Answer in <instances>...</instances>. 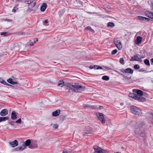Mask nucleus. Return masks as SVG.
I'll return each instance as SVG.
<instances>
[{
	"label": "nucleus",
	"mask_w": 153,
	"mask_h": 153,
	"mask_svg": "<svg viewBox=\"0 0 153 153\" xmlns=\"http://www.w3.org/2000/svg\"><path fill=\"white\" fill-rule=\"evenodd\" d=\"M144 57L143 56H140V57L139 58H143Z\"/></svg>",
	"instance_id": "obj_57"
},
{
	"label": "nucleus",
	"mask_w": 153,
	"mask_h": 153,
	"mask_svg": "<svg viewBox=\"0 0 153 153\" xmlns=\"http://www.w3.org/2000/svg\"><path fill=\"white\" fill-rule=\"evenodd\" d=\"M17 118V115L15 111H13L11 113V119L13 120H15Z\"/></svg>",
	"instance_id": "obj_12"
},
{
	"label": "nucleus",
	"mask_w": 153,
	"mask_h": 153,
	"mask_svg": "<svg viewBox=\"0 0 153 153\" xmlns=\"http://www.w3.org/2000/svg\"><path fill=\"white\" fill-rule=\"evenodd\" d=\"M38 7H37V8H32L31 7H29L28 8V10L30 12H31L32 11H35L36 10L37 8Z\"/></svg>",
	"instance_id": "obj_27"
},
{
	"label": "nucleus",
	"mask_w": 153,
	"mask_h": 153,
	"mask_svg": "<svg viewBox=\"0 0 153 153\" xmlns=\"http://www.w3.org/2000/svg\"><path fill=\"white\" fill-rule=\"evenodd\" d=\"M47 6V4L46 3H43L40 7L41 11L42 12H44L46 9Z\"/></svg>",
	"instance_id": "obj_15"
},
{
	"label": "nucleus",
	"mask_w": 153,
	"mask_h": 153,
	"mask_svg": "<svg viewBox=\"0 0 153 153\" xmlns=\"http://www.w3.org/2000/svg\"><path fill=\"white\" fill-rule=\"evenodd\" d=\"M128 96L130 97L134 98L140 102H144L146 100L144 97L138 96L137 94L134 93H129Z\"/></svg>",
	"instance_id": "obj_3"
},
{
	"label": "nucleus",
	"mask_w": 153,
	"mask_h": 153,
	"mask_svg": "<svg viewBox=\"0 0 153 153\" xmlns=\"http://www.w3.org/2000/svg\"><path fill=\"white\" fill-rule=\"evenodd\" d=\"M103 108V106H100V105L99 106V108H100V109H102Z\"/></svg>",
	"instance_id": "obj_53"
},
{
	"label": "nucleus",
	"mask_w": 153,
	"mask_h": 153,
	"mask_svg": "<svg viewBox=\"0 0 153 153\" xmlns=\"http://www.w3.org/2000/svg\"><path fill=\"white\" fill-rule=\"evenodd\" d=\"M30 45L31 46H33L34 45V43H33L32 42H30L29 43Z\"/></svg>",
	"instance_id": "obj_47"
},
{
	"label": "nucleus",
	"mask_w": 153,
	"mask_h": 153,
	"mask_svg": "<svg viewBox=\"0 0 153 153\" xmlns=\"http://www.w3.org/2000/svg\"><path fill=\"white\" fill-rule=\"evenodd\" d=\"M130 60L131 61H141V59L139 58V57L137 55H134L130 59Z\"/></svg>",
	"instance_id": "obj_11"
},
{
	"label": "nucleus",
	"mask_w": 153,
	"mask_h": 153,
	"mask_svg": "<svg viewBox=\"0 0 153 153\" xmlns=\"http://www.w3.org/2000/svg\"><path fill=\"white\" fill-rule=\"evenodd\" d=\"M44 22L45 23L47 24L48 23V21L47 20H45Z\"/></svg>",
	"instance_id": "obj_52"
},
{
	"label": "nucleus",
	"mask_w": 153,
	"mask_h": 153,
	"mask_svg": "<svg viewBox=\"0 0 153 153\" xmlns=\"http://www.w3.org/2000/svg\"><path fill=\"white\" fill-rule=\"evenodd\" d=\"M120 105H124V103L122 102L120 103Z\"/></svg>",
	"instance_id": "obj_59"
},
{
	"label": "nucleus",
	"mask_w": 153,
	"mask_h": 153,
	"mask_svg": "<svg viewBox=\"0 0 153 153\" xmlns=\"http://www.w3.org/2000/svg\"><path fill=\"white\" fill-rule=\"evenodd\" d=\"M97 117L98 119L102 123H104L105 122V120L104 117V115L102 113H97L96 114Z\"/></svg>",
	"instance_id": "obj_5"
},
{
	"label": "nucleus",
	"mask_w": 153,
	"mask_h": 153,
	"mask_svg": "<svg viewBox=\"0 0 153 153\" xmlns=\"http://www.w3.org/2000/svg\"><path fill=\"white\" fill-rule=\"evenodd\" d=\"M130 110L132 113L136 116H139L141 113L140 110L135 106H131L130 107Z\"/></svg>",
	"instance_id": "obj_4"
},
{
	"label": "nucleus",
	"mask_w": 153,
	"mask_h": 153,
	"mask_svg": "<svg viewBox=\"0 0 153 153\" xmlns=\"http://www.w3.org/2000/svg\"><path fill=\"white\" fill-rule=\"evenodd\" d=\"M140 68V66L137 64L135 65L134 66V68L136 69H138Z\"/></svg>",
	"instance_id": "obj_38"
},
{
	"label": "nucleus",
	"mask_w": 153,
	"mask_h": 153,
	"mask_svg": "<svg viewBox=\"0 0 153 153\" xmlns=\"http://www.w3.org/2000/svg\"><path fill=\"white\" fill-rule=\"evenodd\" d=\"M62 153H68V152L67 151H63L62 152Z\"/></svg>",
	"instance_id": "obj_55"
},
{
	"label": "nucleus",
	"mask_w": 153,
	"mask_h": 153,
	"mask_svg": "<svg viewBox=\"0 0 153 153\" xmlns=\"http://www.w3.org/2000/svg\"><path fill=\"white\" fill-rule=\"evenodd\" d=\"M64 82L63 81H60L58 82V86H61V87H62L63 86H61V85L63 84Z\"/></svg>",
	"instance_id": "obj_33"
},
{
	"label": "nucleus",
	"mask_w": 153,
	"mask_h": 153,
	"mask_svg": "<svg viewBox=\"0 0 153 153\" xmlns=\"http://www.w3.org/2000/svg\"><path fill=\"white\" fill-rule=\"evenodd\" d=\"M38 41V39L36 38L34 39V42L35 43V42Z\"/></svg>",
	"instance_id": "obj_45"
},
{
	"label": "nucleus",
	"mask_w": 153,
	"mask_h": 153,
	"mask_svg": "<svg viewBox=\"0 0 153 153\" xmlns=\"http://www.w3.org/2000/svg\"><path fill=\"white\" fill-rule=\"evenodd\" d=\"M142 38L140 36H138L136 39V42L137 44H139L142 41Z\"/></svg>",
	"instance_id": "obj_20"
},
{
	"label": "nucleus",
	"mask_w": 153,
	"mask_h": 153,
	"mask_svg": "<svg viewBox=\"0 0 153 153\" xmlns=\"http://www.w3.org/2000/svg\"><path fill=\"white\" fill-rule=\"evenodd\" d=\"M91 129H90L88 131H86L83 133V136L88 135V134H91Z\"/></svg>",
	"instance_id": "obj_22"
},
{
	"label": "nucleus",
	"mask_w": 153,
	"mask_h": 153,
	"mask_svg": "<svg viewBox=\"0 0 153 153\" xmlns=\"http://www.w3.org/2000/svg\"><path fill=\"white\" fill-rule=\"evenodd\" d=\"M21 1H22L21 0H17L16 1V2H21Z\"/></svg>",
	"instance_id": "obj_56"
},
{
	"label": "nucleus",
	"mask_w": 153,
	"mask_h": 153,
	"mask_svg": "<svg viewBox=\"0 0 153 153\" xmlns=\"http://www.w3.org/2000/svg\"><path fill=\"white\" fill-rule=\"evenodd\" d=\"M21 118H19L18 120H17L15 122L17 123H20L21 122Z\"/></svg>",
	"instance_id": "obj_40"
},
{
	"label": "nucleus",
	"mask_w": 153,
	"mask_h": 153,
	"mask_svg": "<svg viewBox=\"0 0 153 153\" xmlns=\"http://www.w3.org/2000/svg\"><path fill=\"white\" fill-rule=\"evenodd\" d=\"M94 69H102V67L97 65H94L93 66V68Z\"/></svg>",
	"instance_id": "obj_26"
},
{
	"label": "nucleus",
	"mask_w": 153,
	"mask_h": 153,
	"mask_svg": "<svg viewBox=\"0 0 153 153\" xmlns=\"http://www.w3.org/2000/svg\"><path fill=\"white\" fill-rule=\"evenodd\" d=\"M8 114V111L6 109H2L0 113V115L2 117H4L6 116Z\"/></svg>",
	"instance_id": "obj_10"
},
{
	"label": "nucleus",
	"mask_w": 153,
	"mask_h": 153,
	"mask_svg": "<svg viewBox=\"0 0 153 153\" xmlns=\"http://www.w3.org/2000/svg\"><path fill=\"white\" fill-rule=\"evenodd\" d=\"M85 29L88 30L89 31H94V30L91 28V27L89 26H88L85 28Z\"/></svg>",
	"instance_id": "obj_34"
},
{
	"label": "nucleus",
	"mask_w": 153,
	"mask_h": 153,
	"mask_svg": "<svg viewBox=\"0 0 153 153\" xmlns=\"http://www.w3.org/2000/svg\"><path fill=\"white\" fill-rule=\"evenodd\" d=\"M65 89L68 90V92L72 93L73 91L80 92L84 91L85 87L81 85H80L78 83H72L68 84L67 86H65Z\"/></svg>",
	"instance_id": "obj_1"
},
{
	"label": "nucleus",
	"mask_w": 153,
	"mask_h": 153,
	"mask_svg": "<svg viewBox=\"0 0 153 153\" xmlns=\"http://www.w3.org/2000/svg\"><path fill=\"white\" fill-rule=\"evenodd\" d=\"M18 141L16 140L10 142L9 144L12 147H14L18 145Z\"/></svg>",
	"instance_id": "obj_9"
},
{
	"label": "nucleus",
	"mask_w": 153,
	"mask_h": 153,
	"mask_svg": "<svg viewBox=\"0 0 153 153\" xmlns=\"http://www.w3.org/2000/svg\"><path fill=\"white\" fill-rule=\"evenodd\" d=\"M114 153H115V152H114Z\"/></svg>",
	"instance_id": "obj_64"
},
{
	"label": "nucleus",
	"mask_w": 153,
	"mask_h": 153,
	"mask_svg": "<svg viewBox=\"0 0 153 153\" xmlns=\"http://www.w3.org/2000/svg\"><path fill=\"white\" fill-rule=\"evenodd\" d=\"M78 2H79V3L80 4H81L82 5H83V2H82V1H79Z\"/></svg>",
	"instance_id": "obj_51"
},
{
	"label": "nucleus",
	"mask_w": 153,
	"mask_h": 153,
	"mask_svg": "<svg viewBox=\"0 0 153 153\" xmlns=\"http://www.w3.org/2000/svg\"><path fill=\"white\" fill-rule=\"evenodd\" d=\"M18 82H16V81H13V82L12 84V85H14L15 84H18Z\"/></svg>",
	"instance_id": "obj_44"
},
{
	"label": "nucleus",
	"mask_w": 153,
	"mask_h": 153,
	"mask_svg": "<svg viewBox=\"0 0 153 153\" xmlns=\"http://www.w3.org/2000/svg\"><path fill=\"white\" fill-rule=\"evenodd\" d=\"M114 26V23L112 22H110L108 23L107 25V26L108 27H112Z\"/></svg>",
	"instance_id": "obj_23"
},
{
	"label": "nucleus",
	"mask_w": 153,
	"mask_h": 153,
	"mask_svg": "<svg viewBox=\"0 0 153 153\" xmlns=\"http://www.w3.org/2000/svg\"><path fill=\"white\" fill-rule=\"evenodd\" d=\"M15 122L12 120H10L8 121V123L11 125L12 126H14Z\"/></svg>",
	"instance_id": "obj_29"
},
{
	"label": "nucleus",
	"mask_w": 153,
	"mask_h": 153,
	"mask_svg": "<svg viewBox=\"0 0 153 153\" xmlns=\"http://www.w3.org/2000/svg\"><path fill=\"white\" fill-rule=\"evenodd\" d=\"M111 54L112 55L115 54V49L113 50Z\"/></svg>",
	"instance_id": "obj_49"
},
{
	"label": "nucleus",
	"mask_w": 153,
	"mask_h": 153,
	"mask_svg": "<svg viewBox=\"0 0 153 153\" xmlns=\"http://www.w3.org/2000/svg\"><path fill=\"white\" fill-rule=\"evenodd\" d=\"M5 21H7L8 22H11V20H10V19H5Z\"/></svg>",
	"instance_id": "obj_46"
},
{
	"label": "nucleus",
	"mask_w": 153,
	"mask_h": 153,
	"mask_svg": "<svg viewBox=\"0 0 153 153\" xmlns=\"http://www.w3.org/2000/svg\"><path fill=\"white\" fill-rule=\"evenodd\" d=\"M31 140L28 139L26 140L25 143H24L23 144L26 147L27 146H30L31 144Z\"/></svg>",
	"instance_id": "obj_16"
},
{
	"label": "nucleus",
	"mask_w": 153,
	"mask_h": 153,
	"mask_svg": "<svg viewBox=\"0 0 153 153\" xmlns=\"http://www.w3.org/2000/svg\"><path fill=\"white\" fill-rule=\"evenodd\" d=\"M36 1L35 0H32V3L30 4V6L32 8H35V7L36 6Z\"/></svg>",
	"instance_id": "obj_19"
},
{
	"label": "nucleus",
	"mask_w": 153,
	"mask_h": 153,
	"mask_svg": "<svg viewBox=\"0 0 153 153\" xmlns=\"http://www.w3.org/2000/svg\"><path fill=\"white\" fill-rule=\"evenodd\" d=\"M60 112V110H56L52 112V115L54 117H57L59 115Z\"/></svg>",
	"instance_id": "obj_17"
},
{
	"label": "nucleus",
	"mask_w": 153,
	"mask_h": 153,
	"mask_svg": "<svg viewBox=\"0 0 153 153\" xmlns=\"http://www.w3.org/2000/svg\"><path fill=\"white\" fill-rule=\"evenodd\" d=\"M1 35H4V36H6L9 35V33L7 32H3L1 33Z\"/></svg>",
	"instance_id": "obj_32"
},
{
	"label": "nucleus",
	"mask_w": 153,
	"mask_h": 153,
	"mask_svg": "<svg viewBox=\"0 0 153 153\" xmlns=\"http://www.w3.org/2000/svg\"><path fill=\"white\" fill-rule=\"evenodd\" d=\"M58 127V125L57 124H54L53 125V128L55 129H57Z\"/></svg>",
	"instance_id": "obj_41"
},
{
	"label": "nucleus",
	"mask_w": 153,
	"mask_h": 153,
	"mask_svg": "<svg viewBox=\"0 0 153 153\" xmlns=\"http://www.w3.org/2000/svg\"><path fill=\"white\" fill-rule=\"evenodd\" d=\"M124 77L126 79H130L131 77V76H124Z\"/></svg>",
	"instance_id": "obj_43"
},
{
	"label": "nucleus",
	"mask_w": 153,
	"mask_h": 153,
	"mask_svg": "<svg viewBox=\"0 0 153 153\" xmlns=\"http://www.w3.org/2000/svg\"><path fill=\"white\" fill-rule=\"evenodd\" d=\"M152 122L153 123V113L152 114Z\"/></svg>",
	"instance_id": "obj_54"
},
{
	"label": "nucleus",
	"mask_w": 153,
	"mask_h": 153,
	"mask_svg": "<svg viewBox=\"0 0 153 153\" xmlns=\"http://www.w3.org/2000/svg\"><path fill=\"white\" fill-rule=\"evenodd\" d=\"M89 68L90 69H92L93 68V66L92 65H91L89 66Z\"/></svg>",
	"instance_id": "obj_50"
},
{
	"label": "nucleus",
	"mask_w": 153,
	"mask_h": 153,
	"mask_svg": "<svg viewBox=\"0 0 153 153\" xmlns=\"http://www.w3.org/2000/svg\"><path fill=\"white\" fill-rule=\"evenodd\" d=\"M24 2L26 4H30L32 3V0H25L24 1Z\"/></svg>",
	"instance_id": "obj_31"
},
{
	"label": "nucleus",
	"mask_w": 153,
	"mask_h": 153,
	"mask_svg": "<svg viewBox=\"0 0 153 153\" xmlns=\"http://www.w3.org/2000/svg\"><path fill=\"white\" fill-rule=\"evenodd\" d=\"M7 81L8 83H9L10 84H12V83L13 82V81L12 79L11 78H10L8 79H7Z\"/></svg>",
	"instance_id": "obj_35"
},
{
	"label": "nucleus",
	"mask_w": 153,
	"mask_h": 153,
	"mask_svg": "<svg viewBox=\"0 0 153 153\" xmlns=\"http://www.w3.org/2000/svg\"><path fill=\"white\" fill-rule=\"evenodd\" d=\"M26 147L25 146H24V145H23V144H22V146L16 148L14 149V151H22Z\"/></svg>",
	"instance_id": "obj_14"
},
{
	"label": "nucleus",
	"mask_w": 153,
	"mask_h": 153,
	"mask_svg": "<svg viewBox=\"0 0 153 153\" xmlns=\"http://www.w3.org/2000/svg\"><path fill=\"white\" fill-rule=\"evenodd\" d=\"M84 106L85 108H92V106L91 105H89L88 104L86 105L85 104L84 105Z\"/></svg>",
	"instance_id": "obj_39"
},
{
	"label": "nucleus",
	"mask_w": 153,
	"mask_h": 153,
	"mask_svg": "<svg viewBox=\"0 0 153 153\" xmlns=\"http://www.w3.org/2000/svg\"><path fill=\"white\" fill-rule=\"evenodd\" d=\"M37 142L36 140H31V144L29 148L31 149H35L37 147Z\"/></svg>",
	"instance_id": "obj_7"
},
{
	"label": "nucleus",
	"mask_w": 153,
	"mask_h": 153,
	"mask_svg": "<svg viewBox=\"0 0 153 153\" xmlns=\"http://www.w3.org/2000/svg\"><path fill=\"white\" fill-rule=\"evenodd\" d=\"M124 59L123 58H120V63L122 65H124Z\"/></svg>",
	"instance_id": "obj_37"
},
{
	"label": "nucleus",
	"mask_w": 153,
	"mask_h": 153,
	"mask_svg": "<svg viewBox=\"0 0 153 153\" xmlns=\"http://www.w3.org/2000/svg\"><path fill=\"white\" fill-rule=\"evenodd\" d=\"M115 46L119 50H120L122 48V45L120 42H117L115 43Z\"/></svg>",
	"instance_id": "obj_18"
},
{
	"label": "nucleus",
	"mask_w": 153,
	"mask_h": 153,
	"mask_svg": "<svg viewBox=\"0 0 153 153\" xmlns=\"http://www.w3.org/2000/svg\"><path fill=\"white\" fill-rule=\"evenodd\" d=\"M94 152L93 153H105L106 152V151L102 149L97 146H94Z\"/></svg>",
	"instance_id": "obj_6"
},
{
	"label": "nucleus",
	"mask_w": 153,
	"mask_h": 153,
	"mask_svg": "<svg viewBox=\"0 0 153 153\" xmlns=\"http://www.w3.org/2000/svg\"><path fill=\"white\" fill-rule=\"evenodd\" d=\"M105 68H106V69H109V68H108V67H105Z\"/></svg>",
	"instance_id": "obj_60"
},
{
	"label": "nucleus",
	"mask_w": 153,
	"mask_h": 153,
	"mask_svg": "<svg viewBox=\"0 0 153 153\" xmlns=\"http://www.w3.org/2000/svg\"><path fill=\"white\" fill-rule=\"evenodd\" d=\"M144 125V124L143 122L137 123L136 124L134 128L135 129L134 130L135 133L136 134H139V138L140 139H142V138H144L146 137L145 131L142 128Z\"/></svg>",
	"instance_id": "obj_2"
},
{
	"label": "nucleus",
	"mask_w": 153,
	"mask_h": 153,
	"mask_svg": "<svg viewBox=\"0 0 153 153\" xmlns=\"http://www.w3.org/2000/svg\"><path fill=\"white\" fill-rule=\"evenodd\" d=\"M146 15L148 17L153 19V13L149 12L147 13Z\"/></svg>",
	"instance_id": "obj_24"
},
{
	"label": "nucleus",
	"mask_w": 153,
	"mask_h": 153,
	"mask_svg": "<svg viewBox=\"0 0 153 153\" xmlns=\"http://www.w3.org/2000/svg\"><path fill=\"white\" fill-rule=\"evenodd\" d=\"M144 63L147 66H149L150 64L149 60L147 59L144 60Z\"/></svg>",
	"instance_id": "obj_30"
},
{
	"label": "nucleus",
	"mask_w": 153,
	"mask_h": 153,
	"mask_svg": "<svg viewBox=\"0 0 153 153\" xmlns=\"http://www.w3.org/2000/svg\"><path fill=\"white\" fill-rule=\"evenodd\" d=\"M121 72L123 73H129L132 74L133 73V70L130 68H127L126 69H122L120 70Z\"/></svg>",
	"instance_id": "obj_8"
},
{
	"label": "nucleus",
	"mask_w": 153,
	"mask_h": 153,
	"mask_svg": "<svg viewBox=\"0 0 153 153\" xmlns=\"http://www.w3.org/2000/svg\"><path fill=\"white\" fill-rule=\"evenodd\" d=\"M115 153H120L118 152H115Z\"/></svg>",
	"instance_id": "obj_63"
},
{
	"label": "nucleus",
	"mask_w": 153,
	"mask_h": 153,
	"mask_svg": "<svg viewBox=\"0 0 153 153\" xmlns=\"http://www.w3.org/2000/svg\"><path fill=\"white\" fill-rule=\"evenodd\" d=\"M151 62L153 63V58H152L151 59Z\"/></svg>",
	"instance_id": "obj_58"
},
{
	"label": "nucleus",
	"mask_w": 153,
	"mask_h": 153,
	"mask_svg": "<svg viewBox=\"0 0 153 153\" xmlns=\"http://www.w3.org/2000/svg\"><path fill=\"white\" fill-rule=\"evenodd\" d=\"M102 79L103 80L108 81L109 79V77L105 75L102 76Z\"/></svg>",
	"instance_id": "obj_28"
},
{
	"label": "nucleus",
	"mask_w": 153,
	"mask_h": 153,
	"mask_svg": "<svg viewBox=\"0 0 153 153\" xmlns=\"http://www.w3.org/2000/svg\"><path fill=\"white\" fill-rule=\"evenodd\" d=\"M9 117H0V123L3 121H5L8 120Z\"/></svg>",
	"instance_id": "obj_21"
},
{
	"label": "nucleus",
	"mask_w": 153,
	"mask_h": 153,
	"mask_svg": "<svg viewBox=\"0 0 153 153\" xmlns=\"http://www.w3.org/2000/svg\"><path fill=\"white\" fill-rule=\"evenodd\" d=\"M137 94L140 96H141L143 95V91L140 90H137Z\"/></svg>",
	"instance_id": "obj_25"
},
{
	"label": "nucleus",
	"mask_w": 153,
	"mask_h": 153,
	"mask_svg": "<svg viewBox=\"0 0 153 153\" xmlns=\"http://www.w3.org/2000/svg\"><path fill=\"white\" fill-rule=\"evenodd\" d=\"M4 85L13 87V86L11 85L10 84L6 82Z\"/></svg>",
	"instance_id": "obj_42"
},
{
	"label": "nucleus",
	"mask_w": 153,
	"mask_h": 153,
	"mask_svg": "<svg viewBox=\"0 0 153 153\" xmlns=\"http://www.w3.org/2000/svg\"><path fill=\"white\" fill-rule=\"evenodd\" d=\"M117 50L116 49H115V54L117 53Z\"/></svg>",
	"instance_id": "obj_61"
},
{
	"label": "nucleus",
	"mask_w": 153,
	"mask_h": 153,
	"mask_svg": "<svg viewBox=\"0 0 153 153\" xmlns=\"http://www.w3.org/2000/svg\"><path fill=\"white\" fill-rule=\"evenodd\" d=\"M6 82L2 78L0 77V82L4 85Z\"/></svg>",
	"instance_id": "obj_36"
},
{
	"label": "nucleus",
	"mask_w": 153,
	"mask_h": 153,
	"mask_svg": "<svg viewBox=\"0 0 153 153\" xmlns=\"http://www.w3.org/2000/svg\"><path fill=\"white\" fill-rule=\"evenodd\" d=\"M113 43H114V44H115V39H114L113 40Z\"/></svg>",
	"instance_id": "obj_62"
},
{
	"label": "nucleus",
	"mask_w": 153,
	"mask_h": 153,
	"mask_svg": "<svg viewBox=\"0 0 153 153\" xmlns=\"http://www.w3.org/2000/svg\"><path fill=\"white\" fill-rule=\"evenodd\" d=\"M137 18L140 20L144 22V21H149V19L145 17H144L142 16H137Z\"/></svg>",
	"instance_id": "obj_13"
},
{
	"label": "nucleus",
	"mask_w": 153,
	"mask_h": 153,
	"mask_svg": "<svg viewBox=\"0 0 153 153\" xmlns=\"http://www.w3.org/2000/svg\"><path fill=\"white\" fill-rule=\"evenodd\" d=\"M15 7H14L13 9L12 10V12H14V13H15V12H16V10L15 9Z\"/></svg>",
	"instance_id": "obj_48"
}]
</instances>
